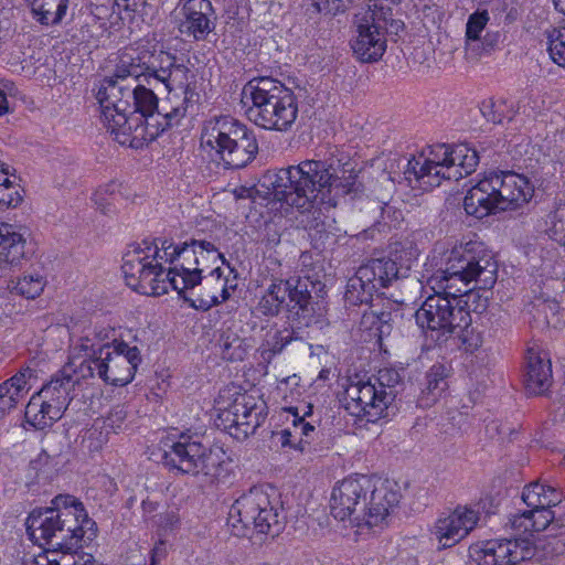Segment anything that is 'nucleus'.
<instances>
[{
  "label": "nucleus",
  "instance_id": "obj_1",
  "mask_svg": "<svg viewBox=\"0 0 565 565\" xmlns=\"http://www.w3.org/2000/svg\"><path fill=\"white\" fill-rule=\"evenodd\" d=\"M498 279V263L480 242L455 246L446 267L431 277L435 294L415 312L416 323L440 337L459 334L471 323L469 301L475 288L489 290Z\"/></svg>",
  "mask_w": 565,
  "mask_h": 565
},
{
  "label": "nucleus",
  "instance_id": "obj_2",
  "mask_svg": "<svg viewBox=\"0 0 565 565\" xmlns=\"http://www.w3.org/2000/svg\"><path fill=\"white\" fill-rule=\"evenodd\" d=\"M200 241L174 245L167 239L142 241L124 254L121 269L127 285L143 295L160 296L169 288L182 295L202 282L198 267Z\"/></svg>",
  "mask_w": 565,
  "mask_h": 565
},
{
  "label": "nucleus",
  "instance_id": "obj_3",
  "mask_svg": "<svg viewBox=\"0 0 565 565\" xmlns=\"http://www.w3.org/2000/svg\"><path fill=\"white\" fill-rule=\"evenodd\" d=\"M358 163L348 157L323 160L307 159L296 166L280 169L273 181L274 198L301 213L331 205L332 193H358Z\"/></svg>",
  "mask_w": 565,
  "mask_h": 565
},
{
  "label": "nucleus",
  "instance_id": "obj_4",
  "mask_svg": "<svg viewBox=\"0 0 565 565\" xmlns=\"http://www.w3.org/2000/svg\"><path fill=\"white\" fill-rule=\"evenodd\" d=\"M147 67L141 57L121 55L113 76L106 77L96 95L102 108V117L107 129L120 145L138 147L146 140V127L141 118L132 115V84L145 78Z\"/></svg>",
  "mask_w": 565,
  "mask_h": 565
},
{
  "label": "nucleus",
  "instance_id": "obj_5",
  "mask_svg": "<svg viewBox=\"0 0 565 565\" xmlns=\"http://www.w3.org/2000/svg\"><path fill=\"white\" fill-rule=\"evenodd\" d=\"M53 508L33 511L26 519L31 540L54 548L82 547L96 536L95 522L88 518L84 505L73 495L60 494Z\"/></svg>",
  "mask_w": 565,
  "mask_h": 565
},
{
  "label": "nucleus",
  "instance_id": "obj_6",
  "mask_svg": "<svg viewBox=\"0 0 565 565\" xmlns=\"http://www.w3.org/2000/svg\"><path fill=\"white\" fill-rule=\"evenodd\" d=\"M241 102L255 125L276 131H288L298 117L294 92L270 77L253 78L242 89Z\"/></svg>",
  "mask_w": 565,
  "mask_h": 565
},
{
  "label": "nucleus",
  "instance_id": "obj_7",
  "mask_svg": "<svg viewBox=\"0 0 565 565\" xmlns=\"http://www.w3.org/2000/svg\"><path fill=\"white\" fill-rule=\"evenodd\" d=\"M534 193L530 180L512 171H493L473 185L463 199L467 214L483 218L490 214L516 210L527 203Z\"/></svg>",
  "mask_w": 565,
  "mask_h": 565
},
{
  "label": "nucleus",
  "instance_id": "obj_8",
  "mask_svg": "<svg viewBox=\"0 0 565 565\" xmlns=\"http://www.w3.org/2000/svg\"><path fill=\"white\" fill-rule=\"evenodd\" d=\"M146 67L145 81L149 84L150 78L157 79L169 92L160 110L164 119L162 130H166L178 125L186 115L188 108L199 102L195 85L190 82L195 76L188 66L178 63L177 56L163 51L159 52L150 65L146 63Z\"/></svg>",
  "mask_w": 565,
  "mask_h": 565
},
{
  "label": "nucleus",
  "instance_id": "obj_9",
  "mask_svg": "<svg viewBox=\"0 0 565 565\" xmlns=\"http://www.w3.org/2000/svg\"><path fill=\"white\" fill-rule=\"evenodd\" d=\"M202 146L215 151L227 169H241L254 160L258 143L254 134L232 117L209 120L201 136Z\"/></svg>",
  "mask_w": 565,
  "mask_h": 565
},
{
  "label": "nucleus",
  "instance_id": "obj_10",
  "mask_svg": "<svg viewBox=\"0 0 565 565\" xmlns=\"http://www.w3.org/2000/svg\"><path fill=\"white\" fill-rule=\"evenodd\" d=\"M284 519L282 511L273 504L269 494L260 487H253L232 504L227 524L236 536H245L250 527L262 534L276 535Z\"/></svg>",
  "mask_w": 565,
  "mask_h": 565
},
{
  "label": "nucleus",
  "instance_id": "obj_11",
  "mask_svg": "<svg viewBox=\"0 0 565 565\" xmlns=\"http://www.w3.org/2000/svg\"><path fill=\"white\" fill-rule=\"evenodd\" d=\"M326 286L319 280H312L308 276L290 278L287 280L275 279L267 289L279 305L286 302L291 315L298 318L300 322L309 326L317 321L324 312L323 297Z\"/></svg>",
  "mask_w": 565,
  "mask_h": 565
},
{
  "label": "nucleus",
  "instance_id": "obj_12",
  "mask_svg": "<svg viewBox=\"0 0 565 565\" xmlns=\"http://www.w3.org/2000/svg\"><path fill=\"white\" fill-rule=\"evenodd\" d=\"M387 375H395V373H383L375 379L351 382L345 391L342 399L344 408L355 417H364L370 423L387 417L388 408L393 404L397 395V390L392 385L385 387L384 379Z\"/></svg>",
  "mask_w": 565,
  "mask_h": 565
},
{
  "label": "nucleus",
  "instance_id": "obj_13",
  "mask_svg": "<svg viewBox=\"0 0 565 565\" xmlns=\"http://www.w3.org/2000/svg\"><path fill=\"white\" fill-rule=\"evenodd\" d=\"M224 456L220 447H205L191 437L181 436L164 452L163 462L170 469L191 476L203 475L214 481L222 470Z\"/></svg>",
  "mask_w": 565,
  "mask_h": 565
},
{
  "label": "nucleus",
  "instance_id": "obj_14",
  "mask_svg": "<svg viewBox=\"0 0 565 565\" xmlns=\"http://www.w3.org/2000/svg\"><path fill=\"white\" fill-rule=\"evenodd\" d=\"M99 379L106 384L125 386L135 376L141 362L140 351L137 347H129L124 341L98 343Z\"/></svg>",
  "mask_w": 565,
  "mask_h": 565
},
{
  "label": "nucleus",
  "instance_id": "obj_15",
  "mask_svg": "<svg viewBox=\"0 0 565 565\" xmlns=\"http://www.w3.org/2000/svg\"><path fill=\"white\" fill-rule=\"evenodd\" d=\"M454 146L437 145L430 151L429 157L420 156L407 161L404 170L405 178L412 182V178L424 186H438L443 180H459L460 173L454 167Z\"/></svg>",
  "mask_w": 565,
  "mask_h": 565
},
{
  "label": "nucleus",
  "instance_id": "obj_16",
  "mask_svg": "<svg viewBox=\"0 0 565 565\" xmlns=\"http://www.w3.org/2000/svg\"><path fill=\"white\" fill-rule=\"evenodd\" d=\"M372 488V480L366 476L350 477L338 482L330 499V510L334 519L344 521L354 515L362 522L366 509V494Z\"/></svg>",
  "mask_w": 565,
  "mask_h": 565
},
{
  "label": "nucleus",
  "instance_id": "obj_17",
  "mask_svg": "<svg viewBox=\"0 0 565 565\" xmlns=\"http://www.w3.org/2000/svg\"><path fill=\"white\" fill-rule=\"evenodd\" d=\"M217 15L210 0H184L177 13V29L190 41L205 42L215 36Z\"/></svg>",
  "mask_w": 565,
  "mask_h": 565
},
{
  "label": "nucleus",
  "instance_id": "obj_18",
  "mask_svg": "<svg viewBox=\"0 0 565 565\" xmlns=\"http://www.w3.org/2000/svg\"><path fill=\"white\" fill-rule=\"evenodd\" d=\"M479 513L466 507H458L446 518L437 520L433 534L441 548H448L463 540L477 525Z\"/></svg>",
  "mask_w": 565,
  "mask_h": 565
},
{
  "label": "nucleus",
  "instance_id": "obj_19",
  "mask_svg": "<svg viewBox=\"0 0 565 565\" xmlns=\"http://www.w3.org/2000/svg\"><path fill=\"white\" fill-rule=\"evenodd\" d=\"M202 281L203 289L199 292L188 295L184 291L179 295L192 308L198 310L206 311L227 300L231 297L230 288H234V286L228 285L230 279L223 276L221 266H215L207 275L202 276Z\"/></svg>",
  "mask_w": 565,
  "mask_h": 565
},
{
  "label": "nucleus",
  "instance_id": "obj_20",
  "mask_svg": "<svg viewBox=\"0 0 565 565\" xmlns=\"http://www.w3.org/2000/svg\"><path fill=\"white\" fill-rule=\"evenodd\" d=\"M387 40L383 32L372 28L361 18L355 21V34L350 40L354 57L361 63L379 62L387 47Z\"/></svg>",
  "mask_w": 565,
  "mask_h": 565
},
{
  "label": "nucleus",
  "instance_id": "obj_21",
  "mask_svg": "<svg viewBox=\"0 0 565 565\" xmlns=\"http://www.w3.org/2000/svg\"><path fill=\"white\" fill-rule=\"evenodd\" d=\"M369 492L371 495L362 520L369 526H376L398 504L401 492L398 486L390 480L379 481L377 484L372 483Z\"/></svg>",
  "mask_w": 565,
  "mask_h": 565
},
{
  "label": "nucleus",
  "instance_id": "obj_22",
  "mask_svg": "<svg viewBox=\"0 0 565 565\" xmlns=\"http://www.w3.org/2000/svg\"><path fill=\"white\" fill-rule=\"evenodd\" d=\"M140 81V78L138 79ZM132 116H138L141 118V125L146 127L145 136L146 139H153L158 132H148L149 126H158L160 130H162V125H164V119L160 110H162V105L159 106L158 97L153 93L151 88L146 87L140 82H136L132 84ZM131 116V114H129Z\"/></svg>",
  "mask_w": 565,
  "mask_h": 565
},
{
  "label": "nucleus",
  "instance_id": "obj_23",
  "mask_svg": "<svg viewBox=\"0 0 565 565\" xmlns=\"http://www.w3.org/2000/svg\"><path fill=\"white\" fill-rule=\"evenodd\" d=\"M232 405L235 422H238V428L233 431V437L238 440L246 439L249 435L255 434L264 422L263 406L258 405L255 397L247 393H237Z\"/></svg>",
  "mask_w": 565,
  "mask_h": 565
},
{
  "label": "nucleus",
  "instance_id": "obj_24",
  "mask_svg": "<svg viewBox=\"0 0 565 565\" xmlns=\"http://www.w3.org/2000/svg\"><path fill=\"white\" fill-rule=\"evenodd\" d=\"M552 364L546 353L534 349L527 351V363L524 375V384L527 393L541 395L552 385Z\"/></svg>",
  "mask_w": 565,
  "mask_h": 565
},
{
  "label": "nucleus",
  "instance_id": "obj_25",
  "mask_svg": "<svg viewBox=\"0 0 565 565\" xmlns=\"http://www.w3.org/2000/svg\"><path fill=\"white\" fill-rule=\"evenodd\" d=\"M76 385L77 380L74 375L67 372V369H63L38 393L41 397H44L49 399L50 403L54 404L52 408L55 414H57V412H64L73 399L71 394Z\"/></svg>",
  "mask_w": 565,
  "mask_h": 565
},
{
  "label": "nucleus",
  "instance_id": "obj_26",
  "mask_svg": "<svg viewBox=\"0 0 565 565\" xmlns=\"http://www.w3.org/2000/svg\"><path fill=\"white\" fill-rule=\"evenodd\" d=\"M356 271L360 274V278H364L367 284L374 285L376 291L388 287L393 280L405 277L397 264L391 258L371 259L361 265Z\"/></svg>",
  "mask_w": 565,
  "mask_h": 565
},
{
  "label": "nucleus",
  "instance_id": "obj_27",
  "mask_svg": "<svg viewBox=\"0 0 565 565\" xmlns=\"http://www.w3.org/2000/svg\"><path fill=\"white\" fill-rule=\"evenodd\" d=\"M98 343L95 339L89 338L88 335L81 338V343L75 349H79L84 354L82 355L83 360L76 364V360L79 356H74L67 366L63 369H67L74 377L77 380V385L81 380L92 379L95 375L99 377V354L97 353Z\"/></svg>",
  "mask_w": 565,
  "mask_h": 565
},
{
  "label": "nucleus",
  "instance_id": "obj_28",
  "mask_svg": "<svg viewBox=\"0 0 565 565\" xmlns=\"http://www.w3.org/2000/svg\"><path fill=\"white\" fill-rule=\"evenodd\" d=\"M26 241L7 223H0V268L19 265L26 257Z\"/></svg>",
  "mask_w": 565,
  "mask_h": 565
},
{
  "label": "nucleus",
  "instance_id": "obj_29",
  "mask_svg": "<svg viewBox=\"0 0 565 565\" xmlns=\"http://www.w3.org/2000/svg\"><path fill=\"white\" fill-rule=\"evenodd\" d=\"M70 0H33L32 18L43 26L60 25L64 20Z\"/></svg>",
  "mask_w": 565,
  "mask_h": 565
},
{
  "label": "nucleus",
  "instance_id": "obj_30",
  "mask_svg": "<svg viewBox=\"0 0 565 565\" xmlns=\"http://www.w3.org/2000/svg\"><path fill=\"white\" fill-rule=\"evenodd\" d=\"M522 500L530 508H552L562 502V492L556 488L541 482L526 486Z\"/></svg>",
  "mask_w": 565,
  "mask_h": 565
},
{
  "label": "nucleus",
  "instance_id": "obj_31",
  "mask_svg": "<svg viewBox=\"0 0 565 565\" xmlns=\"http://www.w3.org/2000/svg\"><path fill=\"white\" fill-rule=\"evenodd\" d=\"M450 367L443 363H435L426 373L425 388L422 399L426 406L435 403L448 387Z\"/></svg>",
  "mask_w": 565,
  "mask_h": 565
},
{
  "label": "nucleus",
  "instance_id": "obj_32",
  "mask_svg": "<svg viewBox=\"0 0 565 565\" xmlns=\"http://www.w3.org/2000/svg\"><path fill=\"white\" fill-rule=\"evenodd\" d=\"M551 508H531L521 515L514 518L512 525L523 531L540 532L545 530L554 519Z\"/></svg>",
  "mask_w": 565,
  "mask_h": 565
},
{
  "label": "nucleus",
  "instance_id": "obj_33",
  "mask_svg": "<svg viewBox=\"0 0 565 565\" xmlns=\"http://www.w3.org/2000/svg\"><path fill=\"white\" fill-rule=\"evenodd\" d=\"M375 292L374 285L367 284L364 278H360V274L356 271L348 280L344 301L350 307L369 305Z\"/></svg>",
  "mask_w": 565,
  "mask_h": 565
},
{
  "label": "nucleus",
  "instance_id": "obj_34",
  "mask_svg": "<svg viewBox=\"0 0 565 565\" xmlns=\"http://www.w3.org/2000/svg\"><path fill=\"white\" fill-rule=\"evenodd\" d=\"M303 343L302 337L295 329L285 328L284 330H276L273 334H267L265 342L263 343L262 355L268 353V358L279 354L282 350L294 343Z\"/></svg>",
  "mask_w": 565,
  "mask_h": 565
},
{
  "label": "nucleus",
  "instance_id": "obj_35",
  "mask_svg": "<svg viewBox=\"0 0 565 565\" xmlns=\"http://www.w3.org/2000/svg\"><path fill=\"white\" fill-rule=\"evenodd\" d=\"M454 167L460 173V179L475 171L479 163V153L476 149L466 143L454 146L452 150Z\"/></svg>",
  "mask_w": 565,
  "mask_h": 565
},
{
  "label": "nucleus",
  "instance_id": "obj_36",
  "mask_svg": "<svg viewBox=\"0 0 565 565\" xmlns=\"http://www.w3.org/2000/svg\"><path fill=\"white\" fill-rule=\"evenodd\" d=\"M45 287V279L40 274H29L12 281L11 291L26 299H34L41 295Z\"/></svg>",
  "mask_w": 565,
  "mask_h": 565
},
{
  "label": "nucleus",
  "instance_id": "obj_37",
  "mask_svg": "<svg viewBox=\"0 0 565 565\" xmlns=\"http://www.w3.org/2000/svg\"><path fill=\"white\" fill-rule=\"evenodd\" d=\"M34 377V370L26 366L22 367L12 377L0 384V387L8 388L9 394L17 397L19 402L31 390L30 381Z\"/></svg>",
  "mask_w": 565,
  "mask_h": 565
},
{
  "label": "nucleus",
  "instance_id": "obj_38",
  "mask_svg": "<svg viewBox=\"0 0 565 565\" xmlns=\"http://www.w3.org/2000/svg\"><path fill=\"white\" fill-rule=\"evenodd\" d=\"M217 345L222 358L227 361H242L246 354L243 339L233 332L222 333Z\"/></svg>",
  "mask_w": 565,
  "mask_h": 565
},
{
  "label": "nucleus",
  "instance_id": "obj_39",
  "mask_svg": "<svg viewBox=\"0 0 565 565\" xmlns=\"http://www.w3.org/2000/svg\"><path fill=\"white\" fill-rule=\"evenodd\" d=\"M362 21L370 24L372 28H376L379 32H383L393 18V9L388 6H384L382 3L374 2L372 6H369L367 11L360 17Z\"/></svg>",
  "mask_w": 565,
  "mask_h": 565
},
{
  "label": "nucleus",
  "instance_id": "obj_40",
  "mask_svg": "<svg viewBox=\"0 0 565 565\" xmlns=\"http://www.w3.org/2000/svg\"><path fill=\"white\" fill-rule=\"evenodd\" d=\"M198 267L202 269V274L211 271L215 266L218 265V260L222 264L226 263L223 254H221L213 243L207 241H200L198 247Z\"/></svg>",
  "mask_w": 565,
  "mask_h": 565
},
{
  "label": "nucleus",
  "instance_id": "obj_41",
  "mask_svg": "<svg viewBox=\"0 0 565 565\" xmlns=\"http://www.w3.org/2000/svg\"><path fill=\"white\" fill-rule=\"evenodd\" d=\"M519 557L510 550V542L498 544L497 547L489 546L483 550L484 565H512L516 564Z\"/></svg>",
  "mask_w": 565,
  "mask_h": 565
},
{
  "label": "nucleus",
  "instance_id": "obj_42",
  "mask_svg": "<svg viewBox=\"0 0 565 565\" xmlns=\"http://www.w3.org/2000/svg\"><path fill=\"white\" fill-rule=\"evenodd\" d=\"M108 441V431H104L103 427L93 425L82 436V448L88 452H98Z\"/></svg>",
  "mask_w": 565,
  "mask_h": 565
},
{
  "label": "nucleus",
  "instance_id": "obj_43",
  "mask_svg": "<svg viewBox=\"0 0 565 565\" xmlns=\"http://www.w3.org/2000/svg\"><path fill=\"white\" fill-rule=\"evenodd\" d=\"M22 188L12 180L0 184V210L17 207L23 200Z\"/></svg>",
  "mask_w": 565,
  "mask_h": 565
},
{
  "label": "nucleus",
  "instance_id": "obj_44",
  "mask_svg": "<svg viewBox=\"0 0 565 565\" xmlns=\"http://www.w3.org/2000/svg\"><path fill=\"white\" fill-rule=\"evenodd\" d=\"M548 39L551 58L557 65L565 67V21L564 25L559 30H554Z\"/></svg>",
  "mask_w": 565,
  "mask_h": 565
},
{
  "label": "nucleus",
  "instance_id": "obj_45",
  "mask_svg": "<svg viewBox=\"0 0 565 565\" xmlns=\"http://www.w3.org/2000/svg\"><path fill=\"white\" fill-rule=\"evenodd\" d=\"M490 20L487 10H478L471 13L466 24V40H478Z\"/></svg>",
  "mask_w": 565,
  "mask_h": 565
},
{
  "label": "nucleus",
  "instance_id": "obj_46",
  "mask_svg": "<svg viewBox=\"0 0 565 565\" xmlns=\"http://www.w3.org/2000/svg\"><path fill=\"white\" fill-rule=\"evenodd\" d=\"M128 417V411L125 405L118 404L111 407L107 416L104 418V427L110 429L113 433L117 434L122 430L126 425V419Z\"/></svg>",
  "mask_w": 565,
  "mask_h": 565
},
{
  "label": "nucleus",
  "instance_id": "obj_47",
  "mask_svg": "<svg viewBox=\"0 0 565 565\" xmlns=\"http://www.w3.org/2000/svg\"><path fill=\"white\" fill-rule=\"evenodd\" d=\"M43 404L44 402H42L41 395L36 393L30 398L25 407V419L30 425H32L36 429L45 428V420H42L44 417L43 415H40Z\"/></svg>",
  "mask_w": 565,
  "mask_h": 565
},
{
  "label": "nucleus",
  "instance_id": "obj_48",
  "mask_svg": "<svg viewBox=\"0 0 565 565\" xmlns=\"http://www.w3.org/2000/svg\"><path fill=\"white\" fill-rule=\"evenodd\" d=\"M355 0H313L312 7L317 12L337 15L347 12Z\"/></svg>",
  "mask_w": 565,
  "mask_h": 565
},
{
  "label": "nucleus",
  "instance_id": "obj_49",
  "mask_svg": "<svg viewBox=\"0 0 565 565\" xmlns=\"http://www.w3.org/2000/svg\"><path fill=\"white\" fill-rule=\"evenodd\" d=\"M218 413L215 418L217 428L227 431L233 437V431L238 428V422H235V413L232 402L224 407H218Z\"/></svg>",
  "mask_w": 565,
  "mask_h": 565
},
{
  "label": "nucleus",
  "instance_id": "obj_50",
  "mask_svg": "<svg viewBox=\"0 0 565 565\" xmlns=\"http://www.w3.org/2000/svg\"><path fill=\"white\" fill-rule=\"evenodd\" d=\"M548 218V235L558 243H562L565 238V211L556 209Z\"/></svg>",
  "mask_w": 565,
  "mask_h": 565
},
{
  "label": "nucleus",
  "instance_id": "obj_51",
  "mask_svg": "<svg viewBox=\"0 0 565 565\" xmlns=\"http://www.w3.org/2000/svg\"><path fill=\"white\" fill-rule=\"evenodd\" d=\"M502 108L501 104H495L492 100L483 102L480 110L483 115V117L493 124H502L503 121V115L500 111Z\"/></svg>",
  "mask_w": 565,
  "mask_h": 565
},
{
  "label": "nucleus",
  "instance_id": "obj_52",
  "mask_svg": "<svg viewBox=\"0 0 565 565\" xmlns=\"http://www.w3.org/2000/svg\"><path fill=\"white\" fill-rule=\"evenodd\" d=\"M78 547L73 548H54L55 552L60 551L58 557H53V565H76L77 556L83 555V552L77 551Z\"/></svg>",
  "mask_w": 565,
  "mask_h": 565
},
{
  "label": "nucleus",
  "instance_id": "obj_53",
  "mask_svg": "<svg viewBox=\"0 0 565 565\" xmlns=\"http://www.w3.org/2000/svg\"><path fill=\"white\" fill-rule=\"evenodd\" d=\"M483 52H488L481 38L478 40H466L465 56L468 61H477L481 57Z\"/></svg>",
  "mask_w": 565,
  "mask_h": 565
},
{
  "label": "nucleus",
  "instance_id": "obj_54",
  "mask_svg": "<svg viewBox=\"0 0 565 565\" xmlns=\"http://www.w3.org/2000/svg\"><path fill=\"white\" fill-rule=\"evenodd\" d=\"M258 307L260 312L265 316H277L281 309L279 302L267 292L259 300Z\"/></svg>",
  "mask_w": 565,
  "mask_h": 565
},
{
  "label": "nucleus",
  "instance_id": "obj_55",
  "mask_svg": "<svg viewBox=\"0 0 565 565\" xmlns=\"http://www.w3.org/2000/svg\"><path fill=\"white\" fill-rule=\"evenodd\" d=\"M17 397L9 394L8 388L0 387V419L18 405Z\"/></svg>",
  "mask_w": 565,
  "mask_h": 565
},
{
  "label": "nucleus",
  "instance_id": "obj_56",
  "mask_svg": "<svg viewBox=\"0 0 565 565\" xmlns=\"http://www.w3.org/2000/svg\"><path fill=\"white\" fill-rule=\"evenodd\" d=\"M289 411L294 415L292 423H294L295 433L297 435L308 437L310 435V433H312L315 430V427L311 424L305 422L303 416H300L298 414L297 408H295V409L290 408Z\"/></svg>",
  "mask_w": 565,
  "mask_h": 565
},
{
  "label": "nucleus",
  "instance_id": "obj_57",
  "mask_svg": "<svg viewBox=\"0 0 565 565\" xmlns=\"http://www.w3.org/2000/svg\"><path fill=\"white\" fill-rule=\"evenodd\" d=\"M115 4L128 13H142L147 0H114Z\"/></svg>",
  "mask_w": 565,
  "mask_h": 565
},
{
  "label": "nucleus",
  "instance_id": "obj_58",
  "mask_svg": "<svg viewBox=\"0 0 565 565\" xmlns=\"http://www.w3.org/2000/svg\"><path fill=\"white\" fill-rule=\"evenodd\" d=\"M42 402H44V404L42 405L43 407L41 408L40 415H43L44 418L42 420H45L46 428L58 420L64 412H57V414H55L54 409L51 408L54 404L50 403L49 399L44 397H42Z\"/></svg>",
  "mask_w": 565,
  "mask_h": 565
},
{
  "label": "nucleus",
  "instance_id": "obj_59",
  "mask_svg": "<svg viewBox=\"0 0 565 565\" xmlns=\"http://www.w3.org/2000/svg\"><path fill=\"white\" fill-rule=\"evenodd\" d=\"M373 316L376 319L377 330L381 334L388 333L391 329L390 322L392 321V312L382 310L380 312H373ZM375 323V321L373 322Z\"/></svg>",
  "mask_w": 565,
  "mask_h": 565
},
{
  "label": "nucleus",
  "instance_id": "obj_60",
  "mask_svg": "<svg viewBox=\"0 0 565 565\" xmlns=\"http://www.w3.org/2000/svg\"><path fill=\"white\" fill-rule=\"evenodd\" d=\"M493 428L497 430L499 438L502 443L504 441H512L514 439V436L518 435V431L515 428H511L508 425L502 424H494Z\"/></svg>",
  "mask_w": 565,
  "mask_h": 565
},
{
  "label": "nucleus",
  "instance_id": "obj_61",
  "mask_svg": "<svg viewBox=\"0 0 565 565\" xmlns=\"http://www.w3.org/2000/svg\"><path fill=\"white\" fill-rule=\"evenodd\" d=\"M167 554L166 545L163 542L156 544L151 551L150 565H158Z\"/></svg>",
  "mask_w": 565,
  "mask_h": 565
},
{
  "label": "nucleus",
  "instance_id": "obj_62",
  "mask_svg": "<svg viewBox=\"0 0 565 565\" xmlns=\"http://www.w3.org/2000/svg\"><path fill=\"white\" fill-rule=\"evenodd\" d=\"M22 565H53V561L46 553H43L24 559Z\"/></svg>",
  "mask_w": 565,
  "mask_h": 565
},
{
  "label": "nucleus",
  "instance_id": "obj_63",
  "mask_svg": "<svg viewBox=\"0 0 565 565\" xmlns=\"http://www.w3.org/2000/svg\"><path fill=\"white\" fill-rule=\"evenodd\" d=\"M404 26L405 25L402 20L394 19L393 21L390 22V24L384 30V34L387 33V34L397 35L401 31L404 30Z\"/></svg>",
  "mask_w": 565,
  "mask_h": 565
},
{
  "label": "nucleus",
  "instance_id": "obj_64",
  "mask_svg": "<svg viewBox=\"0 0 565 565\" xmlns=\"http://www.w3.org/2000/svg\"><path fill=\"white\" fill-rule=\"evenodd\" d=\"M76 565H104L95 561L92 554L84 553L83 555L77 556Z\"/></svg>",
  "mask_w": 565,
  "mask_h": 565
}]
</instances>
